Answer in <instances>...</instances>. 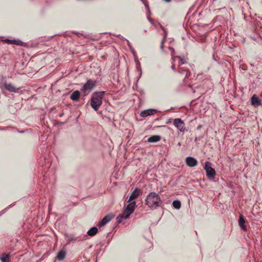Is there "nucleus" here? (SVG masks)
Here are the masks:
<instances>
[{
    "label": "nucleus",
    "mask_w": 262,
    "mask_h": 262,
    "mask_svg": "<svg viewBox=\"0 0 262 262\" xmlns=\"http://www.w3.org/2000/svg\"><path fill=\"white\" fill-rule=\"evenodd\" d=\"M161 199L156 192L149 193L145 200V204L151 209H155L160 206Z\"/></svg>",
    "instance_id": "obj_1"
},
{
    "label": "nucleus",
    "mask_w": 262,
    "mask_h": 262,
    "mask_svg": "<svg viewBox=\"0 0 262 262\" xmlns=\"http://www.w3.org/2000/svg\"><path fill=\"white\" fill-rule=\"evenodd\" d=\"M128 203V204L123 213L117 217L116 220L118 223H121L123 220L128 218L130 215L134 211L136 206L135 201H130Z\"/></svg>",
    "instance_id": "obj_2"
},
{
    "label": "nucleus",
    "mask_w": 262,
    "mask_h": 262,
    "mask_svg": "<svg viewBox=\"0 0 262 262\" xmlns=\"http://www.w3.org/2000/svg\"><path fill=\"white\" fill-rule=\"evenodd\" d=\"M104 94V91L94 92L91 97V105L92 107L97 111L102 105V97Z\"/></svg>",
    "instance_id": "obj_3"
},
{
    "label": "nucleus",
    "mask_w": 262,
    "mask_h": 262,
    "mask_svg": "<svg viewBox=\"0 0 262 262\" xmlns=\"http://www.w3.org/2000/svg\"><path fill=\"white\" fill-rule=\"evenodd\" d=\"M212 164L209 161H206L205 162L204 169L206 172V175L208 178L210 179H214L215 176V171L211 167Z\"/></svg>",
    "instance_id": "obj_4"
},
{
    "label": "nucleus",
    "mask_w": 262,
    "mask_h": 262,
    "mask_svg": "<svg viewBox=\"0 0 262 262\" xmlns=\"http://www.w3.org/2000/svg\"><path fill=\"white\" fill-rule=\"evenodd\" d=\"M95 85L96 82L93 80L90 79L83 85L81 89V91L82 92H84V95H86L88 94V93H86V91H90L92 90L95 86Z\"/></svg>",
    "instance_id": "obj_5"
},
{
    "label": "nucleus",
    "mask_w": 262,
    "mask_h": 262,
    "mask_svg": "<svg viewBox=\"0 0 262 262\" xmlns=\"http://www.w3.org/2000/svg\"><path fill=\"white\" fill-rule=\"evenodd\" d=\"M173 124L180 132L184 133L186 130L185 123L181 119H174Z\"/></svg>",
    "instance_id": "obj_6"
},
{
    "label": "nucleus",
    "mask_w": 262,
    "mask_h": 262,
    "mask_svg": "<svg viewBox=\"0 0 262 262\" xmlns=\"http://www.w3.org/2000/svg\"><path fill=\"white\" fill-rule=\"evenodd\" d=\"M185 162L187 165L191 167L195 166L198 164L197 160L191 157H187L185 159Z\"/></svg>",
    "instance_id": "obj_7"
},
{
    "label": "nucleus",
    "mask_w": 262,
    "mask_h": 262,
    "mask_svg": "<svg viewBox=\"0 0 262 262\" xmlns=\"http://www.w3.org/2000/svg\"><path fill=\"white\" fill-rule=\"evenodd\" d=\"M4 86L8 91L10 92L17 93L18 92L19 88L15 87L11 83H5Z\"/></svg>",
    "instance_id": "obj_8"
},
{
    "label": "nucleus",
    "mask_w": 262,
    "mask_h": 262,
    "mask_svg": "<svg viewBox=\"0 0 262 262\" xmlns=\"http://www.w3.org/2000/svg\"><path fill=\"white\" fill-rule=\"evenodd\" d=\"M113 217H114V216L112 214H108V215H106L99 222V226H104L107 223L110 222Z\"/></svg>",
    "instance_id": "obj_9"
},
{
    "label": "nucleus",
    "mask_w": 262,
    "mask_h": 262,
    "mask_svg": "<svg viewBox=\"0 0 262 262\" xmlns=\"http://www.w3.org/2000/svg\"><path fill=\"white\" fill-rule=\"evenodd\" d=\"M140 189L138 188H136L134 191L129 196V199L127 201V202H129L130 201H133L135 199H137L139 194H140Z\"/></svg>",
    "instance_id": "obj_10"
},
{
    "label": "nucleus",
    "mask_w": 262,
    "mask_h": 262,
    "mask_svg": "<svg viewBox=\"0 0 262 262\" xmlns=\"http://www.w3.org/2000/svg\"><path fill=\"white\" fill-rule=\"evenodd\" d=\"M157 113V111L154 109H149L142 111L140 115L142 117H145L150 115H154Z\"/></svg>",
    "instance_id": "obj_11"
},
{
    "label": "nucleus",
    "mask_w": 262,
    "mask_h": 262,
    "mask_svg": "<svg viewBox=\"0 0 262 262\" xmlns=\"http://www.w3.org/2000/svg\"><path fill=\"white\" fill-rule=\"evenodd\" d=\"M246 220L242 214L239 215L238 224L240 227L244 231L247 230V226L245 225Z\"/></svg>",
    "instance_id": "obj_12"
},
{
    "label": "nucleus",
    "mask_w": 262,
    "mask_h": 262,
    "mask_svg": "<svg viewBox=\"0 0 262 262\" xmlns=\"http://www.w3.org/2000/svg\"><path fill=\"white\" fill-rule=\"evenodd\" d=\"M80 92L78 90L75 91L70 96V98L74 101H78L80 97Z\"/></svg>",
    "instance_id": "obj_13"
},
{
    "label": "nucleus",
    "mask_w": 262,
    "mask_h": 262,
    "mask_svg": "<svg viewBox=\"0 0 262 262\" xmlns=\"http://www.w3.org/2000/svg\"><path fill=\"white\" fill-rule=\"evenodd\" d=\"M251 104L254 106H259L260 105V100L254 95L251 98Z\"/></svg>",
    "instance_id": "obj_14"
},
{
    "label": "nucleus",
    "mask_w": 262,
    "mask_h": 262,
    "mask_svg": "<svg viewBox=\"0 0 262 262\" xmlns=\"http://www.w3.org/2000/svg\"><path fill=\"white\" fill-rule=\"evenodd\" d=\"M172 60L174 62L176 61L177 59H178V66H180L181 64H183L184 63H186V60L184 58H180L179 56H176V57H172Z\"/></svg>",
    "instance_id": "obj_15"
},
{
    "label": "nucleus",
    "mask_w": 262,
    "mask_h": 262,
    "mask_svg": "<svg viewBox=\"0 0 262 262\" xmlns=\"http://www.w3.org/2000/svg\"><path fill=\"white\" fill-rule=\"evenodd\" d=\"M161 139V137L159 135H154L147 139V141L150 143L157 142Z\"/></svg>",
    "instance_id": "obj_16"
},
{
    "label": "nucleus",
    "mask_w": 262,
    "mask_h": 262,
    "mask_svg": "<svg viewBox=\"0 0 262 262\" xmlns=\"http://www.w3.org/2000/svg\"><path fill=\"white\" fill-rule=\"evenodd\" d=\"M97 232H98L97 228L96 227H93L91 228H90V230H88V231L87 232V234L89 236H94L95 235H96V233H97Z\"/></svg>",
    "instance_id": "obj_17"
},
{
    "label": "nucleus",
    "mask_w": 262,
    "mask_h": 262,
    "mask_svg": "<svg viewBox=\"0 0 262 262\" xmlns=\"http://www.w3.org/2000/svg\"><path fill=\"white\" fill-rule=\"evenodd\" d=\"M65 256L66 252L64 250H61L57 253L56 258L58 260L61 261L64 259Z\"/></svg>",
    "instance_id": "obj_18"
},
{
    "label": "nucleus",
    "mask_w": 262,
    "mask_h": 262,
    "mask_svg": "<svg viewBox=\"0 0 262 262\" xmlns=\"http://www.w3.org/2000/svg\"><path fill=\"white\" fill-rule=\"evenodd\" d=\"M0 259L2 262H10L9 255L5 253L2 254Z\"/></svg>",
    "instance_id": "obj_19"
},
{
    "label": "nucleus",
    "mask_w": 262,
    "mask_h": 262,
    "mask_svg": "<svg viewBox=\"0 0 262 262\" xmlns=\"http://www.w3.org/2000/svg\"><path fill=\"white\" fill-rule=\"evenodd\" d=\"M173 207L176 209H179L181 206V203L179 200H175L172 202Z\"/></svg>",
    "instance_id": "obj_20"
},
{
    "label": "nucleus",
    "mask_w": 262,
    "mask_h": 262,
    "mask_svg": "<svg viewBox=\"0 0 262 262\" xmlns=\"http://www.w3.org/2000/svg\"><path fill=\"white\" fill-rule=\"evenodd\" d=\"M178 72L182 74H184L185 75V77L184 78L187 77L188 76V75L189 74L190 72H188L186 70H182L181 68L179 67L178 68Z\"/></svg>",
    "instance_id": "obj_21"
},
{
    "label": "nucleus",
    "mask_w": 262,
    "mask_h": 262,
    "mask_svg": "<svg viewBox=\"0 0 262 262\" xmlns=\"http://www.w3.org/2000/svg\"><path fill=\"white\" fill-rule=\"evenodd\" d=\"M147 10H148V16H147V19L148 20V21L152 24H154L152 20L149 18V15H150V10H149V8L148 7H147Z\"/></svg>",
    "instance_id": "obj_22"
},
{
    "label": "nucleus",
    "mask_w": 262,
    "mask_h": 262,
    "mask_svg": "<svg viewBox=\"0 0 262 262\" xmlns=\"http://www.w3.org/2000/svg\"><path fill=\"white\" fill-rule=\"evenodd\" d=\"M164 40H165V38H163V39H162V42H161V47H161V49L162 50H163V47H163V43H164Z\"/></svg>",
    "instance_id": "obj_23"
},
{
    "label": "nucleus",
    "mask_w": 262,
    "mask_h": 262,
    "mask_svg": "<svg viewBox=\"0 0 262 262\" xmlns=\"http://www.w3.org/2000/svg\"><path fill=\"white\" fill-rule=\"evenodd\" d=\"M169 49L170 51V52H171V54L172 55L173 54V53H174V49L172 48H170V47L169 48Z\"/></svg>",
    "instance_id": "obj_24"
},
{
    "label": "nucleus",
    "mask_w": 262,
    "mask_h": 262,
    "mask_svg": "<svg viewBox=\"0 0 262 262\" xmlns=\"http://www.w3.org/2000/svg\"><path fill=\"white\" fill-rule=\"evenodd\" d=\"M171 69L173 70V71H175L176 69H175V64H173L172 66H171Z\"/></svg>",
    "instance_id": "obj_25"
},
{
    "label": "nucleus",
    "mask_w": 262,
    "mask_h": 262,
    "mask_svg": "<svg viewBox=\"0 0 262 262\" xmlns=\"http://www.w3.org/2000/svg\"><path fill=\"white\" fill-rule=\"evenodd\" d=\"M8 40L9 41H12L13 42H14V43H15V44L19 45V43H16V40H8Z\"/></svg>",
    "instance_id": "obj_26"
},
{
    "label": "nucleus",
    "mask_w": 262,
    "mask_h": 262,
    "mask_svg": "<svg viewBox=\"0 0 262 262\" xmlns=\"http://www.w3.org/2000/svg\"><path fill=\"white\" fill-rule=\"evenodd\" d=\"M200 139H201V137H198H198H196V138H195V139H194V141H198V140H200Z\"/></svg>",
    "instance_id": "obj_27"
},
{
    "label": "nucleus",
    "mask_w": 262,
    "mask_h": 262,
    "mask_svg": "<svg viewBox=\"0 0 262 262\" xmlns=\"http://www.w3.org/2000/svg\"><path fill=\"white\" fill-rule=\"evenodd\" d=\"M166 2L169 3L170 2L171 0H164Z\"/></svg>",
    "instance_id": "obj_28"
},
{
    "label": "nucleus",
    "mask_w": 262,
    "mask_h": 262,
    "mask_svg": "<svg viewBox=\"0 0 262 262\" xmlns=\"http://www.w3.org/2000/svg\"><path fill=\"white\" fill-rule=\"evenodd\" d=\"M200 128H201V126H199L198 127V129H200Z\"/></svg>",
    "instance_id": "obj_29"
}]
</instances>
